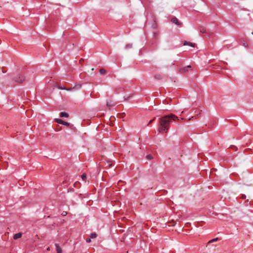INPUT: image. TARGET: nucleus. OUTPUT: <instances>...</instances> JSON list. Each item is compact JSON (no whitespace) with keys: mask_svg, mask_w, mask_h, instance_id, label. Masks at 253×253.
Masks as SVG:
<instances>
[{"mask_svg":"<svg viewBox=\"0 0 253 253\" xmlns=\"http://www.w3.org/2000/svg\"><path fill=\"white\" fill-rule=\"evenodd\" d=\"M100 74L104 75L106 73V71L104 69H101L99 71Z\"/></svg>","mask_w":253,"mask_h":253,"instance_id":"15","label":"nucleus"},{"mask_svg":"<svg viewBox=\"0 0 253 253\" xmlns=\"http://www.w3.org/2000/svg\"><path fill=\"white\" fill-rule=\"evenodd\" d=\"M132 46V44H131V43H128V44H127L126 46H125V48L126 49H129V48H131Z\"/></svg>","mask_w":253,"mask_h":253,"instance_id":"13","label":"nucleus"},{"mask_svg":"<svg viewBox=\"0 0 253 253\" xmlns=\"http://www.w3.org/2000/svg\"><path fill=\"white\" fill-rule=\"evenodd\" d=\"M67 214V212L66 211H63V212L62 213V214L63 215V216H65Z\"/></svg>","mask_w":253,"mask_h":253,"instance_id":"20","label":"nucleus"},{"mask_svg":"<svg viewBox=\"0 0 253 253\" xmlns=\"http://www.w3.org/2000/svg\"><path fill=\"white\" fill-rule=\"evenodd\" d=\"M60 117L67 118L68 117V114L65 112H61L60 113Z\"/></svg>","mask_w":253,"mask_h":253,"instance_id":"8","label":"nucleus"},{"mask_svg":"<svg viewBox=\"0 0 253 253\" xmlns=\"http://www.w3.org/2000/svg\"><path fill=\"white\" fill-rule=\"evenodd\" d=\"M183 45H189V46H190L191 47H194L195 46V44L194 43L190 42H187V41H185L184 43H183Z\"/></svg>","mask_w":253,"mask_h":253,"instance_id":"5","label":"nucleus"},{"mask_svg":"<svg viewBox=\"0 0 253 253\" xmlns=\"http://www.w3.org/2000/svg\"><path fill=\"white\" fill-rule=\"evenodd\" d=\"M218 240V238H214L212 240H211L210 241H209L208 242V244H210V243H211L212 242H215V241H217Z\"/></svg>","mask_w":253,"mask_h":253,"instance_id":"12","label":"nucleus"},{"mask_svg":"<svg viewBox=\"0 0 253 253\" xmlns=\"http://www.w3.org/2000/svg\"><path fill=\"white\" fill-rule=\"evenodd\" d=\"M59 88L61 89H65V88H64V87H59Z\"/></svg>","mask_w":253,"mask_h":253,"instance_id":"23","label":"nucleus"},{"mask_svg":"<svg viewBox=\"0 0 253 253\" xmlns=\"http://www.w3.org/2000/svg\"><path fill=\"white\" fill-rule=\"evenodd\" d=\"M152 120H151V121L149 122V123L150 124V123H152Z\"/></svg>","mask_w":253,"mask_h":253,"instance_id":"24","label":"nucleus"},{"mask_svg":"<svg viewBox=\"0 0 253 253\" xmlns=\"http://www.w3.org/2000/svg\"><path fill=\"white\" fill-rule=\"evenodd\" d=\"M25 80V77L23 75H17L14 78V80L15 82L21 83H22Z\"/></svg>","mask_w":253,"mask_h":253,"instance_id":"2","label":"nucleus"},{"mask_svg":"<svg viewBox=\"0 0 253 253\" xmlns=\"http://www.w3.org/2000/svg\"><path fill=\"white\" fill-rule=\"evenodd\" d=\"M106 105L109 107H112L113 105V103H112V102L111 100L107 101Z\"/></svg>","mask_w":253,"mask_h":253,"instance_id":"10","label":"nucleus"},{"mask_svg":"<svg viewBox=\"0 0 253 253\" xmlns=\"http://www.w3.org/2000/svg\"><path fill=\"white\" fill-rule=\"evenodd\" d=\"M200 31L202 33H205L206 32V29L204 27H201L200 28Z\"/></svg>","mask_w":253,"mask_h":253,"instance_id":"14","label":"nucleus"},{"mask_svg":"<svg viewBox=\"0 0 253 253\" xmlns=\"http://www.w3.org/2000/svg\"><path fill=\"white\" fill-rule=\"evenodd\" d=\"M82 179L83 180H85L86 178V174L85 173H83L82 175V176H81Z\"/></svg>","mask_w":253,"mask_h":253,"instance_id":"16","label":"nucleus"},{"mask_svg":"<svg viewBox=\"0 0 253 253\" xmlns=\"http://www.w3.org/2000/svg\"><path fill=\"white\" fill-rule=\"evenodd\" d=\"M55 246L56 247L57 253H62V251L61 248L59 247V245L58 244H55Z\"/></svg>","mask_w":253,"mask_h":253,"instance_id":"6","label":"nucleus"},{"mask_svg":"<svg viewBox=\"0 0 253 253\" xmlns=\"http://www.w3.org/2000/svg\"><path fill=\"white\" fill-rule=\"evenodd\" d=\"M97 237V234L95 233H91L90 235V238L91 239L95 238Z\"/></svg>","mask_w":253,"mask_h":253,"instance_id":"11","label":"nucleus"},{"mask_svg":"<svg viewBox=\"0 0 253 253\" xmlns=\"http://www.w3.org/2000/svg\"><path fill=\"white\" fill-rule=\"evenodd\" d=\"M191 68V66L189 65L188 66H187L186 67L183 68L182 70H183L184 72H186V71H187V69L188 68Z\"/></svg>","mask_w":253,"mask_h":253,"instance_id":"17","label":"nucleus"},{"mask_svg":"<svg viewBox=\"0 0 253 253\" xmlns=\"http://www.w3.org/2000/svg\"><path fill=\"white\" fill-rule=\"evenodd\" d=\"M147 158L148 159H151L152 158V156L151 155H148L147 156Z\"/></svg>","mask_w":253,"mask_h":253,"instance_id":"18","label":"nucleus"},{"mask_svg":"<svg viewBox=\"0 0 253 253\" xmlns=\"http://www.w3.org/2000/svg\"><path fill=\"white\" fill-rule=\"evenodd\" d=\"M155 77L157 79H160V76H155Z\"/></svg>","mask_w":253,"mask_h":253,"instance_id":"21","label":"nucleus"},{"mask_svg":"<svg viewBox=\"0 0 253 253\" xmlns=\"http://www.w3.org/2000/svg\"><path fill=\"white\" fill-rule=\"evenodd\" d=\"M81 87V84H78L75 85L73 88H72V90L74 89H79ZM68 90H71V89H69Z\"/></svg>","mask_w":253,"mask_h":253,"instance_id":"9","label":"nucleus"},{"mask_svg":"<svg viewBox=\"0 0 253 253\" xmlns=\"http://www.w3.org/2000/svg\"><path fill=\"white\" fill-rule=\"evenodd\" d=\"M86 242L87 243H89V242H91V238H89L86 239Z\"/></svg>","mask_w":253,"mask_h":253,"instance_id":"19","label":"nucleus"},{"mask_svg":"<svg viewBox=\"0 0 253 253\" xmlns=\"http://www.w3.org/2000/svg\"><path fill=\"white\" fill-rule=\"evenodd\" d=\"M22 236V234L21 233H18L16 234H15L13 236V238L15 240L18 239L20 238H21Z\"/></svg>","mask_w":253,"mask_h":253,"instance_id":"7","label":"nucleus"},{"mask_svg":"<svg viewBox=\"0 0 253 253\" xmlns=\"http://www.w3.org/2000/svg\"><path fill=\"white\" fill-rule=\"evenodd\" d=\"M171 21L172 23H173L177 25L180 26L181 25V23L178 21V20L176 17L172 18L171 20Z\"/></svg>","mask_w":253,"mask_h":253,"instance_id":"4","label":"nucleus"},{"mask_svg":"<svg viewBox=\"0 0 253 253\" xmlns=\"http://www.w3.org/2000/svg\"><path fill=\"white\" fill-rule=\"evenodd\" d=\"M46 250H47V251H50V248H49V247H48V248H47L46 249Z\"/></svg>","mask_w":253,"mask_h":253,"instance_id":"22","label":"nucleus"},{"mask_svg":"<svg viewBox=\"0 0 253 253\" xmlns=\"http://www.w3.org/2000/svg\"><path fill=\"white\" fill-rule=\"evenodd\" d=\"M183 120V118L179 119L172 114L163 116L159 119V131L162 133H167L169 129L170 123L172 121L179 122Z\"/></svg>","mask_w":253,"mask_h":253,"instance_id":"1","label":"nucleus"},{"mask_svg":"<svg viewBox=\"0 0 253 253\" xmlns=\"http://www.w3.org/2000/svg\"><path fill=\"white\" fill-rule=\"evenodd\" d=\"M54 121H55V122H56V123H57L59 124H62L64 126H69V123H68L67 122H65L60 119H55Z\"/></svg>","mask_w":253,"mask_h":253,"instance_id":"3","label":"nucleus"}]
</instances>
